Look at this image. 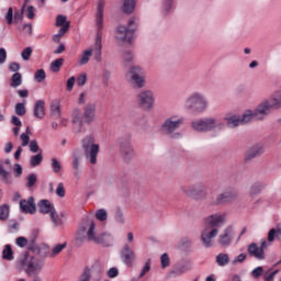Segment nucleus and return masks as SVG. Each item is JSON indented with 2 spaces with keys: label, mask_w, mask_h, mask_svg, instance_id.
I'll list each match as a JSON object with an SVG mask.
<instances>
[{
  "label": "nucleus",
  "mask_w": 281,
  "mask_h": 281,
  "mask_svg": "<svg viewBox=\"0 0 281 281\" xmlns=\"http://www.w3.org/2000/svg\"><path fill=\"white\" fill-rule=\"evenodd\" d=\"M104 0H99L97 3V12H95V25L98 27L97 37L92 47H88L85 49L79 56V65L82 67L88 65L91 60V56L95 63H102V27L104 23Z\"/></svg>",
  "instance_id": "1"
},
{
  "label": "nucleus",
  "mask_w": 281,
  "mask_h": 281,
  "mask_svg": "<svg viewBox=\"0 0 281 281\" xmlns=\"http://www.w3.org/2000/svg\"><path fill=\"white\" fill-rule=\"evenodd\" d=\"M227 224V213H213L204 217V227L201 231V243L210 249L214 247V238L218 236V229Z\"/></svg>",
  "instance_id": "2"
},
{
  "label": "nucleus",
  "mask_w": 281,
  "mask_h": 281,
  "mask_svg": "<svg viewBox=\"0 0 281 281\" xmlns=\"http://www.w3.org/2000/svg\"><path fill=\"white\" fill-rule=\"evenodd\" d=\"M89 243H95V245H102L103 247H111L113 245V235L109 233L95 234V222L91 218H87L80 225V229L77 233V245H82L85 239Z\"/></svg>",
  "instance_id": "3"
},
{
  "label": "nucleus",
  "mask_w": 281,
  "mask_h": 281,
  "mask_svg": "<svg viewBox=\"0 0 281 281\" xmlns=\"http://www.w3.org/2000/svg\"><path fill=\"white\" fill-rule=\"evenodd\" d=\"M191 128L196 133H212V131H223L225 122L218 117L206 116L191 122Z\"/></svg>",
  "instance_id": "4"
},
{
  "label": "nucleus",
  "mask_w": 281,
  "mask_h": 281,
  "mask_svg": "<svg viewBox=\"0 0 281 281\" xmlns=\"http://www.w3.org/2000/svg\"><path fill=\"white\" fill-rule=\"evenodd\" d=\"M186 119L179 114H173L164 120L160 125V131L164 135H168L172 139H181L183 134L177 132V130L184 124Z\"/></svg>",
  "instance_id": "5"
},
{
  "label": "nucleus",
  "mask_w": 281,
  "mask_h": 281,
  "mask_svg": "<svg viewBox=\"0 0 281 281\" xmlns=\"http://www.w3.org/2000/svg\"><path fill=\"white\" fill-rule=\"evenodd\" d=\"M210 106V101L203 92H193L184 100V108L192 113H205Z\"/></svg>",
  "instance_id": "6"
},
{
  "label": "nucleus",
  "mask_w": 281,
  "mask_h": 281,
  "mask_svg": "<svg viewBox=\"0 0 281 281\" xmlns=\"http://www.w3.org/2000/svg\"><path fill=\"white\" fill-rule=\"evenodd\" d=\"M85 157L89 164L95 166L98 164V155L100 154V144L95 143V136L88 135L81 140Z\"/></svg>",
  "instance_id": "7"
},
{
  "label": "nucleus",
  "mask_w": 281,
  "mask_h": 281,
  "mask_svg": "<svg viewBox=\"0 0 281 281\" xmlns=\"http://www.w3.org/2000/svg\"><path fill=\"white\" fill-rule=\"evenodd\" d=\"M180 192H182L184 196H190L195 201H205V199H207V187L204 182H196L191 186H181Z\"/></svg>",
  "instance_id": "8"
},
{
  "label": "nucleus",
  "mask_w": 281,
  "mask_h": 281,
  "mask_svg": "<svg viewBox=\"0 0 281 281\" xmlns=\"http://www.w3.org/2000/svg\"><path fill=\"white\" fill-rule=\"evenodd\" d=\"M49 251L46 250L43 254V258L41 257H26L23 261V267L26 276H34L36 273H41L43 271V267H45V258H47Z\"/></svg>",
  "instance_id": "9"
},
{
  "label": "nucleus",
  "mask_w": 281,
  "mask_h": 281,
  "mask_svg": "<svg viewBox=\"0 0 281 281\" xmlns=\"http://www.w3.org/2000/svg\"><path fill=\"white\" fill-rule=\"evenodd\" d=\"M137 30V19L131 18L127 26L120 25L116 30L115 38L119 43H131L133 34Z\"/></svg>",
  "instance_id": "10"
},
{
  "label": "nucleus",
  "mask_w": 281,
  "mask_h": 281,
  "mask_svg": "<svg viewBox=\"0 0 281 281\" xmlns=\"http://www.w3.org/2000/svg\"><path fill=\"white\" fill-rule=\"evenodd\" d=\"M126 80L130 85H134L137 89L146 87V72L142 66H132L126 74Z\"/></svg>",
  "instance_id": "11"
},
{
  "label": "nucleus",
  "mask_w": 281,
  "mask_h": 281,
  "mask_svg": "<svg viewBox=\"0 0 281 281\" xmlns=\"http://www.w3.org/2000/svg\"><path fill=\"white\" fill-rule=\"evenodd\" d=\"M133 240H135L133 233H127V243L124 244L123 248L121 249V260L126 267H133L137 260V255L135 254L133 246H131Z\"/></svg>",
  "instance_id": "12"
},
{
  "label": "nucleus",
  "mask_w": 281,
  "mask_h": 281,
  "mask_svg": "<svg viewBox=\"0 0 281 281\" xmlns=\"http://www.w3.org/2000/svg\"><path fill=\"white\" fill-rule=\"evenodd\" d=\"M137 104L143 111H151L155 106V93L153 90H142L136 95Z\"/></svg>",
  "instance_id": "13"
},
{
  "label": "nucleus",
  "mask_w": 281,
  "mask_h": 281,
  "mask_svg": "<svg viewBox=\"0 0 281 281\" xmlns=\"http://www.w3.org/2000/svg\"><path fill=\"white\" fill-rule=\"evenodd\" d=\"M101 273H102V269L100 268V262L95 261L94 263L87 266L83 269L78 281H91V276H93V274H98L97 281H100Z\"/></svg>",
  "instance_id": "14"
},
{
  "label": "nucleus",
  "mask_w": 281,
  "mask_h": 281,
  "mask_svg": "<svg viewBox=\"0 0 281 281\" xmlns=\"http://www.w3.org/2000/svg\"><path fill=\"white\" fill-rule=\"evenodd\" d=\"M267 247H269V243L263 239L260 246H258L256 243L250 244L247 248V251L249 256L256 258V260H265V249H267Z\"/></svg>",
  "instance_id": "15"
},
{
  "label": "nucleus",
  "mask_w": 281,
  "mask_h": 281,
  "mask_svg": "<svg viewBox=\"0 0 281 281\" xmlns=\"http://www.w3.org/2000/svg\"><path fill=\"white\" fill-rule=\"evenodd\" d=\"M234 240V227L227 226L217 237V245L220 247H229Z\"/></svg>",
  "instance_id": "16"
},
{
  "label": "nucleus",
  "mask_w": 281,
  "mask_h": 281,
  "mask_svg": "<svg viewBox=\"0 0 281 281\" xmlns=\"http://www.w3.org/2000/svg\"><path fill=\"white\" fill-rule=\"evenodd\" d=\"M271 111L272 109L270 108L269 103L266 100H263L254 110L255 120L262 122V120H266L269 113H271Z\"/></svg>",
  "instance_id": "17"
},
{
  "label": "nucleus",
  "mask_w": 281,
  "mask_h": 281,
  "mask_svg": "<svg viewBox=\"0 0 281 281\" xmlns=\"http://www.w3.org/2000/svg\"><path fill=\"white\" fill-rule=\"evenodd\" d=\"M97 109H98V104H95V103H87L83 106L82 119L86 124H93V122H95Z\"/></svg>",
  "instance_id": "18"
},
{
  "label": "nucleus",
  "mask_w": 281,
  "mask_h": 281,
  "mask_svg": "<svg viewBox=\"0 0 281 281\" xmlns=\"http://www.w3.org/2000/svg\"><path fill=\"white\" fill-rule=\"evenodd\" d=\"M237 196L238 195L236 194V191H225L216 196L214 204L225 205L227 203H232L233 201H236Z\"/></svg>",
  "instance_id": "19"
},
{
  "label": "nucleus",
  "mask_w": 281,
  "mask_h": 281,
  "mask_svg": "<svg viewBox=\"0 0 281 281\" xmlns=\"http://www.w3.org/2000/svg\"><path fill=\"white\" fill-rule=\"evenodd\" d=\"M121 155L125 161H128L133 159V156L135 155V150L133 149V146L131 145V139H127L126 142L121 140Z\"/></svg>",
  "instance_id": "20"
},
{
  "label": "nucleus",
  "mask_w": 281,
  "mask_h": 281,
  "mask_svg": "<svg viewBox=\"0 0 281 281\" xmlns=\"http://www.w3.org/2000/svg\"><path fill=\"white\" fill-rule=\"evenodd\" d=\"M20 210L23 214H34L36 212V203H34V199L31 196L27 200H20Z\"/></svg>",
  "instance_id": "21"
},
{
  "label": "nucleus",
  "mask_w": 281,
  "mask_h": 281,
  "mask_svg": "<svg viewBox=\"0 0 281 281\" xmlns=\"http://www.w3.org/2000/svg\"><path fill=\"white\" fill-rule=\"evenodd\" d=\"M262 153H265V148L262 147V145L260 144L254 145L246 150L245 160L251 161V159H256V157H260Z\"/></svg>",
  "instance_id": "22"
},
{
  "label": "nucleus",
  "mask_w": 281,
  "mask_h": 281,
  "mask_svg": "<svg viewBox=\"0 0 281 281\" xmlns=\"http://www.w3.org/2000/svg\"><path fill=\"white\" fill-rule=\"evenodd\" d=\"M266 102L268 103V105H270V109H272V110L280 109V106H281V91L278 90L274 93H272L269 99H266Z\"/></svg>",
  "instance_id": "23"
},
{
  "label": "nucleus",
  "mask_w": 281,
  "mask_h": 281,
  "mask_svg": "<svg viewBox=\"0 0 281 281\" xmlns=\"http://www.w3.org/2000/svg\"><path fill=\"white\" fill-rule=\"evenodd\" d=\"M175 0H161L160 14L162 16H169V14L175 10Z\"/></svg>",
  "instance_id": "24"
},
{
  "label": "nucleus",
  "mask_w": 281,
  "mask_h": 281,
  "mask_svg": "<svg viewBox=\"0 0 281 281\" xmlns=\"http://www.w3.org/2000/svg\"><path fill=\"white\" fill-rule=\"evenodd\" d=\"M224 122H226L227 126H229V128H236V126H240L241 121H240V115L238 114H226L224 116Z\"/></svg>",
  "instance_id": "25"
},
{
  "label": "nucleus",
  "mask_w": 281,
  "mask_h": 281,
  "mask_svg": "<svg viewBox=\"0 0 281 281\" xmlns=\"http://www.w3.org/2000/svg\"><path fill=\"white\" fill-rule=\"evenodd\" d=\"M37 207L41 214H52L56 210L54 207V204H52V202H49L48 200L40 201V203L37 204Z\"/></svg>",
  "instance_id": "26"
},
{
  "label": "nucleus",
  "mask_w": 281,
  "mask_h": 281,
  "mask_svg": "<svg viewBox=\"0 0 281 281\" xmlns=\"http://www.w3.org/2000/svg\"><path fill=\"white\" fill-rule=\"evenodd\" d=\"M33 114L37 120H43V117H45V101L38 100L35 102Z\"/></svg>",
  "instance_id": "27"
},
{
  "label": "nucleus",
  "mask_w": 281,
  "mask_h": 281,
  "mask_svg": "<svg viewBox=\"0 0 281 281\" xmlns=\"http://www.w3.org/2000/svg\"><path fill=\"white\" fill-rule=\"evenodd\" d=\"M81 159H82V154H80V150H75L72 153V158H71L72 170L75 175H78V170H80Z\"/></svg>",
  "instance_id": "28"
},
{
  "label": "nucleus",
  "mask_w": 281,
  "mask_h": 281,
  "mask_svg": "<svg viewBox=\"0 0 281 281\" xmlns=\"http://www.w3.org/2000/svg\"><path fill=\"white\" fill-rule=\"evenodd\" d=\"M265 190V183L263 182H255L251 184L249 190V198L255 199V196H258Z\"/></svg>",
  "instance_id": "29"
},
{
  "label": "nucleus",
  "mask_w": 281,
  "mask_h": 281,
  "mask_svg": "<svg viewBox=\"0 0 281 281\" xmlns=\"http://www.w3.org/2000/svg\"><path fill=\"white\" fill-rule=\"evenodd\" d=\"M215 263L217 267H227L229 265V255L221 252L215 257Z\"/></svg>",
  "instance_id": "30"
},
{
  "label": "nucleus",
  "mask_w": 281,
  "mask_h": 281,
  "mask_svg": "<svg viewBox=\"0 0 281 281\" xmlns=\"http://www.w3.org/2000/svg\"><path fill=\"white\" fill-rule=\"evenodd\" d=\"M251 120H256V113L251 110H246L240 116L241 124H249Z\"/></svg>",
  "instance_id": "31"
},
{
  "label": "nucleus",
  "mask_w": 281,
  "mask_h": 281,
  "mask_svg": "<svg viewBox=\"0 0 281 281\" xmlns=\"http://www.w3.org/2000/svg\"><path fill=\"white\" fill-rule=\"evenodd\" d=\"M69 22H67L64 26H61L57 34L53 36L54 43H60V38H63L64 34H67L69 32Z\"/></svg>",
  "instance_id": "32"
},
{
  "label": "nucleus",
  "mask_w": 281,
  "mask_h": 281,
  "mask_svg": "<svg viewBox=\"0 0 281 281\" xmlns=\"http://www.w3.org/2000/svg\"><path fill=\"white\" fill-rule=\"evenodd\" d=\"M43 164V150H40L37 155L31 156L30 158V166L32 168H36Z\"/></svg>",
  "instance_id": "33"
},
{
  "label": "nucleus",
  "mask_w": 281,
  "mask_h": 281,
  "mask_svg": "<svg viewBox=\"0 0 281 281\" xmlns=\"http://www.w3.org/2000/svg\"><path fill=\"white\" fill-rule=\"evenodd\" d=\"M23 85V77L20 72H15L11 77L10 86L13 87V89H16V87H21Z\"/></svg>",
  "instance_id": "34"
},
{
  "label": "nucleus",
  "mask_w": 281,
  "mask_h": 281,
  "mask_svg": "<svg viewBox=\"0 0 281 281\" xmlns=\"http://www.w3.org/2000/svg\"><path fill=\"white\" fill-rule=\"evenodd\" d=\"M64 63H65V59H63V58L53 60L50 63V71H53V74H58V71H60V67H63Z\"/></svg>",
  "instance_id": "35"
},
{
  "label": "nucleus",
  "mask_w": 281,
  "mask_h": 281,
  "mask_svg": "<svg viewBox=\"0 0 281 281\" xmlns=\"http://www.w3.org/2000/svg\"><path fill=\"white\" fill-rule=\"evenodd\" d=\"M0 177L3 179L7 186L12 184V178H10V172L3 168V165L0 164Z\"/></svg>",
  "instance_id": "36"
},
{
  "label": "nucleus",
  "mask_w": 281,
  "mask_h": 281,
  "mask_svg": "<svg viewBox=\"0 0 281 281\" xmlns=\"http://www.w3.org/2000/svg\"><path fill=\"white\" fill-rule=\"evenodd\" d=\"M135 10V0H124L123 2V11L126 14H131Z\"/></svg>",
  "instance_id": "37"
},
{
  "label": "nucleus",
  "mask_w": 281,
  "mask_h": 281,
  "mask_svg": "<svg viewBox=\"0 0 281 281\" xmlns=\"http://www.w3.org/2000/svg\"><path fill=\"white\" fill-rule=\"evenodd\" d=\"M2 258L4 260H14V252L12 251V247L10 245H5L2 251Z\"/></svg>",
  "instance_id": "38"
},
{
  "label": "nucleus",
  "mask_w": 281,
  "mask_h": 281,
  "mask_svg": "<svg viewBox=\"0 0 281 281\" xmlns=\"http://www.w3.org/2000/svg\"><path fill=\"white\" fill-rule=\"evenodd\" d=\"M52 223H54L55 227H60L63 225V218L58 215L56 210L49 214Z\"/></svg>",
  "instance_id": "39"
},
{
  "label": "nucleus",
  "mask_w": 281,
  "mask_h": 281,
  "mask_svg": "<svg viewBox=\"0 0 281 281\" xmlns=\"http://www.w3.org/2000/svg\"><path fill=\"white\" fill-rule=\"evenodd\" d=\"M30 135H32V132L30 131V127H26L25 133H22L20 135V139L22 142V146L23 147L29 146V144H30Z\"/></svg>",
  "instance_id": "40"
},
{
  "label": "nucleus",
  "mask_w": 281,
  "mask_h": 281,
  "mask_svg": "<svg viewBox=\"0 0 281 281\" xmlns=\"http://www.w3.org/2000/svg\"><path fill=\"white\" fill-rule=\"evenodd\" d=\"M8 216H10V206L3 204L0 206V221H8Z\"/></svg>",
  "instance_id": "41"
},
{
  "label": "nucleus",
  "mask_w": 281,
  "mask_h": 281,
  "mask_svg": "<svg viewBox=\"0 0 281 281\" xmlns=\"http://www.w3.org/2000/svg\"><path fill=\"white\" fill-rule=\"evenodd\" d=\"M160 267L161 269H168L170 267V256L166 252L160 256Z\"/></svg>",
  "instance_id": "42"
},
{
  "label": "nucleus",
  "mask_w": 281,
  "mask_h": 281,
  "mask_svg": "<svg viewBox=\"0 0 281 281\" xmlns=\"http://www.w3.org/2000/svg\"><path fill=\"white\" fill-rule=\"evenodd\" d=\"M36 181H38L36 173L29 175L26 177V188H34V186H36Z\"/></svg>",
  "instance_id": "43"
},
{
  "label": "nucleus",
  "mask_w": 281,
  "mask_h": 281,
  "mask_svg": "<svg viewBox=\"0 0 281 281\" xmlns=\"http://www.w3.org/2000/svg\"><path fill=\"white\" fill-rule=\"evenodd\" d=\"M72 124H78L79 126H82V115L80 114V110H74Z\"/></svg>",
  "instance_id": "44"
},
{
  "label": "nucleus",
  "mask_w": 281,
  "mask_h": 281,
  "mask_svg": "<svg viewBox=\"0 0 281 281\" xmlns=\"http://www.w3.org/2000/svg\"><path fill=\"white\" fill-rule=\"evenodd\" d=\"M45 78H47V74L45 72V70L43 69H38L35 74H34V80L35 82H43L45 80Z\"/></svg>",
  "instance_id": "45"
},
{
  "label": "nucleus",
  "mask_w": 281,
  "mask_h": 281,
  "mask_svg": "<svg viewBox=\"0 0 281 281\" xmlns=\"http://www.w3.org/2000/svg\"><path fill=\"white\" fill-rule=\"evenodd\" d=\"M66 247H67V243L55 245L50 254L52 258L58 256V254H60V251H63V249H65Z\"/></svg>",
  "instance_id": "46"
},
{
  "label": "nucleus",
  "mask_w": 281,
  "mask_h": 281,
  "mask_svg": "<svg viewBox=\"0 0 281 281\" xmlns=\"http://www.w3.org/2000/svg\"><path fill=\"white\" fill-rule=\"evenodd\" d=\"M50 112L54 117H60V104L59 103H52L50 104Z\"/></svg>",
  "instance_id": "47"
},
{
  "label": "nucleus",
  "mask_w": 281,
  "mask_h": 281,
  "mask_svg": "<svg viewBox=\"0 0 281 281\" xmlns=\"http://www.w3.org/2000/svg\"><path fill=\"white\" fill-rule=\"evenodd\" d=\"M123 60L125 63H133L135 60V55L131 50L123 52Z\"/></svg>",
  "instance_id": "48"
},
{
  "label": "nucleus",
  "mask_w": 281,
  "mask_h": 281,
  "mask_svg": "<svg viewBox=\"0 0 281 281\" xmlns=\"http://www.w3.org/2000/svg\"><path fill=\"white\" fill-rule=\"evenodd\" d=\"M109 217L106 211L104 209L98 210L95 213V218L98 221H106V218Z\"/></svg>",
  "instance_id": "49"
},
{
  "label": "nucleus",
  "mask_w": 281,
  "mask_h": 281,
  "mask_svg": "<svg viewBox=\"0 0 281 281\" xmlns=\"http://www.w3.org/2000/svg\"><path fill=\"white\" fill-rule=\"evenodd\" d=\"M50 166H52V169H53V172H60V169L63 168L61 166H60V162L58 161V159H56V158H53L52 160H50Z\"/></svg>",
  "instance_id": "50"
},
{
  "label": "nucleus",
  "mask_w": 281,
  "mask_h": 281,
  "mask_svg": "<svg viewBox=\"0 0 281 281\" xmlns=\"http://www.w3.org/2000/svg\"><path fill=\"white\" fill-rule=\"evenodd\" d=\"M150 271V259H148L145 262V266L143 267L140 273L138 274V278L142 279L144 278V276H146V273H148Z\"/></svg>",
  "instance_id": "51"
},
{
  "label": "nucleus",
  "mask_w": 281,
  "mask_h": 281,
  "mask_svg": "<svg viewBox=\"0 0 281 281\" xmlns=\"http://www.w3.org/2000/svg\"><path fill=\"white\" fill-rule=\"evenodd\" d=\"M15 113L20 116L25 115V103H16L15 104Z\"/></svg>",
  "instance_id": "52"
},
{
  "label": "nucleus",
  "mask_w": 281,
  "mask_h": 281,
  "mask_svg": "<svg viewBox=\"0 0 281 281\" xmlns=\"http://www.w3.org/2000/svg\"><path fill=\"white\" fill-rule=\"evenodd\" d=\"M77 85H78V87H85V85H87V74L86 72L80 74L77 77Z\"/></svg>",
  "instance_id": "53"
},
{
  "label": "nucleus",
  "mask_w": 281,
  "mask_h": 281,
  "mask_svg": "<svg viewBox=\"0 0 281 281\" xmlns=\"http://www.w3.org/2000/svg\"><path fill=\"white\" fill-rule=\"evenodd\" d=\"M69 23L67 22V16L65 15H58L56 19V26L57 27H65V24Z\"/></svg>",
  "instance_id": "54"
},
{
  "label": "nucleus",
  "mask_w": 281,
  "mask_h": 281,
  "mask_svg": "<svg viewBox=\"0 0 281 281\" xmlns=\"http://www.w3.org/2000/svg\"><path fill=\"white\" fill-rule=\"evenodd\" d=\"M76 85V77H70L66 82V91H74Z\"/></svg>",
  "instance_id": "55"
},
{
  "label": "nucleus",
  "mask_w": 281,
  "mask_h": 281,
  "mask_svg": "<svg viewBox=\"0 0 281 281\" xmlns=\"http://www.w3.org/2000/svg\"><path fill=\"white\" fill-rule=\"evenodd\" d=\"M32 56V47H26L22 50L21 53V57L24 60H30V57Z\"/></svg>",
  "instance_id": "56"
},
{
  "label": "nucleus",
  "mask_w": 281,
  "mask_h": 281,
  "mask_svg": "<svg viewBox=\"0 0 281 281\" xmlns=\"http://www.w3.org/2000/svg\"><path fill=\"white\" fill-rule=\"evenodd\" d=\"M29 148L32 153H38V150H41V148L38 147V142H36V139H33L29 143Z\"/></svg>",
  "instance_id": "57"
},
{
  "label": "nucleus",
  "mask_w": 281,
  "mask_h": 281,
  "mask_svg": "<svg viewBox=\"0 0 281 281\" xmlns=\"http://www.w3.org/2000/svg\"><path fill=\"white\" fill-rule=\"evenodd\" d=\"M15 244L18 245V247H21V248L27 247V238H25V237H18L15 239Z\"/></svg>",
  "instance_id": "58"
},
{
  "label": "nucleus",
  "mask_w": 281,
  "mask_h": 281,
  "mask_svg": "<svg viewBox=\"0 0 281 281\" xmlns=\"http://www.w3.org/2000/svg\"><path fill=\"white\" fill-rule=\"evenodd\" d=\"M262 271H263V268L262 267H257L255 268L252 271H251V276L252 278L257 279L260 278V276H262Z\"/></svg>",
  "instance_id": "59"
},
{
  "label": "nucleus",
  "mask_w": 281,
  "mask_h": 281,
  "mask_svg": "<svg viewBox=\"0 0 281 281\" xmlns=\"http://www.w3.org/2000/svg\"><path fill=\"white\" fill-rule=\"evenodd\" d=\"M13 16H14V11L12 10V8H9V10L5 14V21H7L8 25H12Z\"/></svg>",
  "instance_id": "60"
},
{
  "label": "nucleus",
  "mask_w": 281,
  "mask_h": 281,
  "mask_svg": "<svg viewBox=\"0 0 281 281\" xmlns=\"http://www.w3.org/2000/svg\"><path fill=\"white\" fill-rule=\"evenodd\" d=\"M187 271H190V269L186 266H181V267H177L173 270V273H176V276H181V274L186 273Z\"/></svg>",
  "instance_id": "61"
},
{
  "label": "nucleus",
  "mask_w": 281,
  "mask_h": 281,
  "mask_svg": "<svg viewBox=\"0 0 281 281\" xmlns=\"http://www.w3.org/2000/svg\"><path fill=\"white\" fill-rule=\"evenodd\" d=\"M56 194L57 196H60L63 199V196H65V186L63 184V182L58 183L57 189H56Z\"/></svg>",
  "instance_id": "62"
},
{
  "label": "nucleus",
  "mask_w": 281,
  "mask_h": 281,
  "mask_svg": "<svg viewBox=\"0 0 281 281\" xmlns=\"http://www.w3.org/2000/svg\"><path fill=\"white\" fill-rule=\"evenodd\" d=\"M117 276H120L117 268H110L108 270V278H117Z\"/></svg>",
  "instance_id": "63"
},
{
  "label": "nucleus",
  "mask_w": 281,
  "mask_h": 281,
  "mask_svg": "<svg viewBox=\"0 0 281 281\" xmlns=\"http://www.w3.org/2000/svg\"><path fill=\"white\" fill-rule=\"evenodd\" d=\"M279 271L280 270H274L269 276H267V273H269V272H267L265 274V281H273V280H276V276H278Z\"/></svg>",
  "instance_id": "64"
}]
</instances>
